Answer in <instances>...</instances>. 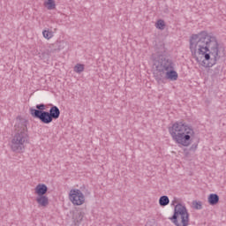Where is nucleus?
Instances as JSON below:
<instances>
[{
  "instance_id": "6ab92c4d",
  "label": "nucleus",
  "mask_w": 226,
  "mask_h": 226,
  "mask_svg": "<svg viewBox=\"0 0 226 226\" xmlns=\"http://www.w3.org/2000/svg\"><path fill=\"white\" fill-rule=\"evenodd\" d=\"M42 34H43L44 38H46V40H50V38H52V36H54V34L49 30H44L42 32Z\"/></svg>"
},
{
  "instance_id": "20e7f679",
  "label": "nucleus",
  "mask_w": 226,
  "mask_h": 226,
  "mask_svg": "<svg viewBox=\"0 0 226 226\" xmlns=\"http://www.w3.org/2000/svg\"><path fill=\"white\" fill-rule=\"evenodd\" d=\"M17 132L11 141V149L13 153H24L26 146L29 144V133L27 132V120L20 118L15 124Z\"/></svg>"
},
{
  "instance_id": "ddd939ff",
  "label": "nucleus",
  "mask_w": 226,
  "mask_h": 226,
  "mask_svg": "<svg viewBox=\"0 0 226 226\" xmlns=\"http://www.w3.org/2000/svg\"><path fill=\"white\" fill-rule=\"evenodd\" d=\"M221 72H222V67L221 66H217L214 69H209L208 70L209 75L213 78L218 77V75H220Z\"/></svg>"
},
{
  "instance_id": "4be33fe9",
  "label": "nucleus",
  "mask_w": 226,
  "mask_h": 226,
  "mask_svg": "<svg viewBox=\"0 0 226 226\" xmlns=\"http://www.w3.org/2000/svg\"><path fill=\"white\" fill-rule=\"evenodd\" d=\"M176 204H177V200L174 199V200H172V202H171V206L176 207Z\"/></svg>"
},
{
  "instance_id": "dca6fc26",
  "label": "nucleus",
  "mask_w": 226,
  "mask_h": 226,
  "mask_svg": "<svg viewBox=\"0 0 226 226\" xmlns=\"http://www.w3.org/2000/svg\"><path fill=\"white\" fill-rule=\"evenodd\" d=\"M44 6L48 10H56V1H54V0H46L44 2Z\"/></svg>"
},
{
  "instance_id": "5701e85b",
  "label": "nucleus",
  "mask_w": 226,
  "mask_h": 226,
  "mask_svg": "<svg viewBox=\"0 0 226 226\" xmlns=\"http://www.w3.org/2000/svg\"><path fill=\"white\" fill-rule=\"evenodd\" d=\"M56 49H49L48 52L49 54H53V52H56Z\"/></svg>"
},
{
  "instance_id": "f03ea898",
  "label": "nucleus",
  "mask_w": 226,
  "mask_h": 226,
  "mask_svg": "<svg viewBox=\"0 0 226 226\" xmlns=\"http://www.w3.org/2000/svg\"><path fill=\"white\" fill-rule=\"evenodd\" d=\"M154 66L155 68L154 77L157 82H162L164 79L172 81L177 79L178 74L176 72V64L172 59L159 55L154 58Z\"/></svg>"
},
{
  "instance_id": "2eb2a0df",
  "label": "nucleus",
  "mask_w": 226,
  "mask_h": 226,
  "mask_svg": "<svg viewBox=\"0 0 226 226\" xmlns=\"http://www.w3.org/2000/svg\"><path fill=\"white\" fill-rule=\"evenodd\" d=\"M73 220L76 223H80L82 220H84V213L83 212H77L73 215Z\"/></svg>"
},
{
  "instance_id": "f8f14e48",
  "label": "nucleus",
  "mask_w": 226,
  "mask_h": 226,
  "mask_svg": "<svg viewBox=\"0 0 226 226\" xmlns=\"http://www.w3.org/2000/svg\"><path fill=\"white\" fill-rule=\"evenodd\" d=\"M207 200L210 206H216V204L220 202V196L216 193H211L209 194Z\"/></svg>"
},
{
  "instance_id": "0eeeda50",
  "label": "nucleus",
  "mask_w": 226,
  "mask_h": 226,
  "mask_svg": "<svg viewBox=\"0 0 226 226\" xmlns=\"http://www.w3.org/2000/svg\"><path fill=\"white\" fill-rule=\"evenodd\" d=\"M29 112L32 117H34L35 119H40L41 123H43V119L45 118V115L47 114V111H45V104H37L35 106V109L30 108Z\"/></svg>"
},
{
  "instance_id": "1a4fd4ad",
  "label": "nucleus",
  "mask_w": 226,
  "mask_h": 226,
  "mask_svg": "<svg viewBox=\"0 0 226 226\" xmlns=\"http://www.w3.org/2000/svg\"><path fill=\"white\" fill-rule=\"evenodd\" d=\"M171 222L176 226H188L190 225V214L178 216L177 218V222L175 221H171Z\"/></svg>"
},
{
  "instance_id": "f257e3e1",
  "label": "nucleus",
  "mask_w": 226,
  "mask_h": 226,
  "mask_svg": "<svg viewBox=\"0 0 226 226\" xmlns=\"http://www.w3.org/2000/svg\"><path fill=\"white\" fill-rule=\"evenodd\" d=\"M190 50L197 63L204 68H211L225 56L223 49L220 48L218 40L212 34L202 31L198 34H192L190 39Z\"/></svg>"
},
{
  "instance_id": "aec40b11",
  "label": "nucleus",
  "mask_w": 226,
  "mask_h": 226,
  "mask_svg": "<svg viewBox=\"0 0 226 226\" xmlns=\"http://www.w3.org/2000/svg\"><path fill=\"white\" fill-rule=\"evenodd\" d=\"M192 207H193V209H202V202L193 200L192 201Z\"/></svg>"
},
{
  "instance_id": "9b49d317",
  "label": "nucleus",
  "mask_w": 226,
  "mask_h": 226,
  "mask_svg": "<svg viewBox=\"0 0 226 226\" xmlns=\"http://www.w3.org/2000/svg\"><path fill=\"white\" fill-rule=\"evenodd\" d=\"M35 200L39 207H47L49 206V197L47 195L37 196Z\"/></svg>"
},
{
  "instance_id": "9d476101",
  "label": "nucleus",
  "mask_w": 226,
  "mask_h": 226,
  "mask_svg": "<svg viewBox=\"0 0 226 226\" xmlns=\"http://www.w3.org/2000/svg\"><path fill=\"white\" fill-rule=\"evenodd\" d=\"M48 192L49 187H47L45 184H39L34 188V193L37 195V197L46 195Z\"/></svg>"
},
{
  "instance_id": "f3484780",
  "label": "nucleus",
  "mask_w": 226,
  "mask_h": 226,
  "mask_svg": "<svg viewBox=\"0 0 226 226\" xmlns=\"http://www.w3.org/2000/svg\"><path fill=\"white\" fill-rule=\"evenodd\" d=\"M74 72L76 73H82V72H84V64H77L75 66H74Z\"/></svg>"
},
{
  "instance_id": "7ed1b4c3",
  "label": "nucleus",
  "mask_w": 226,
  "mask_h": 226,
  "mask_svg": "<svg viewBox=\"0 0 226 226\" xmlns=\"http://www.w3.org/2000/svg\"><path fill=\"white\" fill-rule=\"evenodd\" d=\"M169 132L173 140L184 147L192 144V138L195 137V131L185 122H176L169 128Z\"/></svg>"
},
{
  "instance_id": "6e6552de",
  "label": "nucleus",
  "mask_w": 226,
  "mask_h": 226,
  "mask_svg": "<svg viewBox=\"0 0 226 226\" xmlns=\"http://www.w3.org/2000/svg\"><path fill=\"white\" fill-rule=\"evenodd\" d=\"M185 215H190L188 209L185 205L178 203L174 207L173 215L170 217L169 220L177 222V218H179V216H185Z\"/></svg>"
},
{
  "instance_id": "39448f33",
  "label": "nucleus",
  "mask_w": 226,
  "mask_h": 226,
  "mask_svg": "<svg viewBox=\"0 0 226 226\" xmlns=\"http://www.w3.org/2000/svg\"><path fill=\"white\" fill-rule=\"evenodd\" d=\"M69 200L73 206H82L86 202V196L82 193V191L79 189H72L69 192Z\"/></svg>"
},
{
  "instance_id": "4468645a",
  "label": "nucleus",
  "mask_w": 226,
  "mask_h": 226,
  "mask_svg": "<svg viewBox=\"0 0 226 226\" xmlns=\"http://www.w3.org/2000/svg\"><path fill=\"white\" fill-rule=\"evenodd\" d=\"M170 200H169V196H161L159 199V204L162 207H165V206H169Z\"/></svg>"
},
{
  "instance_id": "423d86ee",
  "label": "nucleus",
  "mask_w": 226,
  "mask_h": 226,
  "mask_svg": "<svg viewBox=\"0 0 226 226\" xmlns=\"http://www.w3.org/2000/svg\"><path fill=\"white\" fill-rule=\"evenodd\" d=\"M60 116L61 110H59V108L57 106H52L49 109V111H46V115L44 116L42 123L44 124H50L54 119H59Z\"/></svg>"
},
{
  "instance_id": "a211bd4d",
  "label": "nucleus",
  "mask_w": 226,
  "mask_h": 226,
  "mask_svg": "<svg viewBox=\"0 0 226 226\" xmlns=\"http://www.w3.org/2000/svg\"><path fill=\"white\" fill-rule=\"evenodd\" d=\"M156 28L161 30L165 29V21L162 19H158L156 22Z\"/></svg>"
},
{
  "instance_id": "412c9836",
  "label": "nucleus",
  "mask_w": 226,
  "mask_h": 226,
  "mask_svg": "<svg viewBox=\"0 0 226 226\" xmlns=\"http://www.w3.org/2000/svg\"><path fill=\"white\" fill-rule=\"evenodd\" d=\"M195 149H197V144L192 145L190 151H195Z\"/></svg>"
}]
</instances>
